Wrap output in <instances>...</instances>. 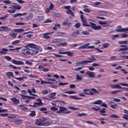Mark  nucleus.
<instances>
[{
    "instance_id": "22",
    "label": "nucleus",
    "mask_w": 128,
    "mask_h": 128,
    "mask_svg": "<svg viewBox=\"0 0 128 128\" xmlns=\"http://www.w3.org/2000/svg\"><path fill=\"white\" fill-rule=\"evenodd\" d=\"M82 22L83 24V26H88V27L90 26L88 25V22H86V20L82 19Z\"/></svg>"
},
{
    "instance_id": "60",
    "label": "nucleus",
    "mask_w": 128,
    "mask_h": 128,
    "mask_svg": "<svg viewBox=\"0 0 128 128\" xmlns=\"http://www.w3.org/2000/svg\"><path fill=\"white\" fill-rule=\"evenodd\" d=\"M28 94H30V96H36V94H32V91H31V90H28Z\"/></svg>"
},
{
    "instance_id": "50",
    "label": "nucleus",
    "mask_w": 128,
    "mask_h": 128,
    "mask_svg": "<svg viewBox=\"0 0 128 128\" xmlns=\"http://www.w3.org/2000/svg\"><path fill=\"white\" fill-rule=\"evenodd\" d=\"M98 24H100L101 26H104V25L108 24V22H102V21H99L98 22Z\"/></svg>"
},
{
    "instance_id": "8",
    "label": "nucleus",
    "mask_w": 128,
    "mask_h": 128,
    "mask_svg": "<svg viewBox=\"0 0 128 128\" xmlns=\"http://www.w3.org/2000/svg\"><path fill=\"white\" fill-rule=\"evenodd\" d=\"M12 63L14 64H17L18 66H24V62L18 61L16 60H12Z\"/></svg>"
},
{
    "instance_id": "33",
    "label": "nucleus",
    "mask_w": 128,
    "mask_h": 128,
    "mask_svg": "<svg viewBox=\"0 0 128 128\" xmlns=\"http://www.w3.org/2000/svg\"><path fill=\"white\" fill-rule=\"evenodd\" d=\"M78 34H80V32L78 31H75L72 34V36H77Z\"/></svg>"
},
{
    "instance_id": "56",
    "label": "nucleus",
    "mask_w": 128,
    "mask_h": 128,
    "mask_svg": "<svg viewBox=\"0 0 128 128\" xmlns=\"http://www.w3.org/2000/svg\"><path fill=\"white\" fill-rule=\"evenodd\" d=\"M50 110L52 112H56V110H58V108L52 106L50 108Z\"/></svg>"
},
{
    "instance_id": "58",
    "label": "nucleus",
    "mask_w": 128,
    "mask_h": 128,
    "mask_svg": "<svg viewBox=\"0 0 128 128\" xmlns=\"http://www.w3.org/2000/svg\"><path fill=\"white\" fill-rule=\"evenodd\" d=\"M42 94H48V90H44L42 92Z\"/></svg>"
},
{
    "instance_id": "30",
    "label": "nucleus",
    "mask_w": 128,
    "mask_h": 128,
    "mask_svg": "<svg viewBox=\"0 0 128 128\" xmlns=\"http://www.w3.org/2000/svg\"><path fill=\"white\" fill-rule=\"evenodd\" d=\"M28 47L30 50H32V48H36V45L32 44H28Z\"/></svg>"
},
{
    "instance_id": "61",
    "label": "nucleus",
    "mask_w": 128,
    "mask_h": 128,
    "mask_svg": "<svg viewBox=\"0 0 128 128\" xmlns=\"http://www.w3.org/2000/svg\"><path fill=\"white\" fill-rule=\"evenodd\" d=\"M49 9L50 10H54V4L52 3H50V5L49 6Z\"/></svg>"
},
{
    "instance_id": "12",
    "label": "nucleus",
    "mask_w": 128,
    "mask_h": 128,
    "mask_svg": "<svg viewBox=\"0 0 128 128\" xmlns=\"http://www.w3.org/2000/svg\"><path fill=\"white\" fill-rule=\"evenodd\" d=\"M92 6L94 8H102V2H96L92 4Z\"/></svg>"
},
{
    "instance_id": "6",
    "label": "nucleus",
    "mask_w": 128,
    "mask_h": 128,
    "mask_svg": "<svg viewBox=\"0 0 128 128\" xmlns=\"http://www.w3.org/2000/svg\"><path fill=\"white\" fill-rule=\"evenodd\" d=\"M94 94H98V91L94 88L89 90V92H86V94H88V96Z\"/></svg>"
},
{
    "instance_id": "13",
    "label": "nucleus",
    "mask_w": 128,
    "mask_h": 128,
    "mask_svg": "<svg viewBox=\"0 0 128 128\" xmlns=\"http://www.w3.org/2000/svg\"><path fill=\"white\" fill-rule=\"evenodd\" d=\"M50 32L45 33L42 34V38H44V40H50V36H48L50 34Z\"/></svg>"
},
{
    "instance_id": "17",
    "label": "nucleus",
    "mask_w": 128,
    "mask_h": 128,
    "mask_svg": "<svg viewBox=\"0 0 128 128\" xmlns=\"http://www.w3.org/2000/svg\"><path fill=\"white\" fill-rule=\"evenodd\" d=\"M10 100L12 101L13 104H18L20 102V100L16 99V98H12Z\"/></svg>"
},
{
    "instance_id": "25",
    "label": "nucleus",
    "mask_w": 128,
    "mask_h": 128,
    "mask_svg": "<svg viewBox=\"0 0 128 128\" xmlns=\"http://www.w3.org/2000/svg\"><path fill=\"white\" fill-rule=\"evenodd\" d=\"M93 104H102V100H97L94 102H92Z\"/></svg>"
},
{
    "instance_id": "10",
    "label": "nucleus",
    "mask_w": 128,
    "mask_h": 128,
    "mask_svg": "<svg viewBox=\"0 0 128 128\" xmlns=\"http://www.w3.org/2000/svg\"><path fill=\"white\" fill-rule=\"evenodd\" d=\"M0 28H2V32H10L12 30V28L6 26H2Z\"/></svg>"
},
{
    "instance_id": "53",
    "label": "nucleus",
    "mask_w": 128,
    "mask_h": 128,
    "mask_svg": "<svg viewBox=\"0 0 128 128\" xmlns=\"http://www.w3.org/2000/svg\"><path fill=\"white\" fill-rule=\"evenodd\" d=\"M8 16V15H6V16H2V17H0V20H6V18Z\"/></svg>"
},
{
    "instance_id": "14",
    "label": "nucleus",
    "mask_w": 128,
    "mask_h": 128,
    "mask_svg": "<svg viewBox=\"0 0 128 128\" xmlns=\"http://www.w3.org/2000/svg\"><path fill=\"white\" fill-rule=\"evenodd\" d=\"M97 14L99 16H106V14H108L104 10L98 11L97 12Z\"/></svg>"
},
{
    "instance_id": "23",
    "label": "nucleus",
    "mask_w": 128,
    "mask_h": 128,
    "mask_svg": "<svg viewBox=\"0 0 128 128\" xmlns=\"http://www.w3.org/2000/svg\"><path fill=\"white\" fill-rule=\"evenodd\" d=\"M58 28H60V24H55L54 26L52 28V30H58Z\"/></svg>"
},
{
    "instance_id": "38",
    "label": "nucleus",
    "mask_w": 128,
    "mask_h": 128,
    "mask_svg": "<svg viewBox=\"0 0 128 128\" xmlns=\"http://www.w3.org/2000/svg\"><path fill=\"white\" fill-rule=\"evenodd\" d=\"M82 34H84V36H88L90 35V32L88 31H82L81 32Z\"/></svg>"
},
{
    "instance_id": "51",
    "label": "nucleus",
    "mask_w": 128,
    "mask_h": 128,
    "mask_svg": "<svg viewBox=\"0 0 128 128\" xmlns=\"http://www.w3.org/2000/svg\"><path fill=\"white\" fill-rule=\"evenodd\" d=\"M44 24H48V22H52V21L50 19H46L44 22Z\"/></svg>"
},
{
    "instance_id": "36",
    "label": "nucleus",
    "mask_w": 128,
    "mask_h": 128,
    "mask_svg": "<svg viewBox=\"0 0 128 128\" xmlns=\"http://www.w3.org/2000/svg\"><path fill=\"white\" fill-rule=\"evenodd\" d=\"M18 16H22V13H18L15 14H13V18H18Z\"/></svg>"
},
{
    "instance_id": "47",
    "label": "nucleus",
    "mask_w": 128,
    "mask_h": 128,
    "mask_svg": "<svg viewBox=\"0 0 128 128\" xmlns=\"http://www.w3.org/2000/svg\"><path fill=\"white\" fill-rule=\"evenodd\" d=\"M122 38H128V34H126V33H124L121 35Z\"/></svg>"
},
{
    "instance_id": "32",
    "label": "nucleus",
    "mask_w": 128,
    "mask_h": 128,
    "mask_svg": "<svg viewBox=\"0 0 128 128\" xmlns=\"http://www.w3.org/2000/svg\"><path fill=\"white\" fill-rule=\"evenodd\" d=\"M20 42V40H16L14 42H12V46L18 44Z\"/></svg>"
},
{
    "instance_id": "4",
    "label": "nucleus",
    "mask_w": 128,
    "mask_h": 128,
    "mask_svg": "<svg viewBox=\"0 0 128 128\" xmlns=\"http://www.w3.org/2000/svg\"><path fill=\"white\" fill-rule=\"evenodd\" d=\"M21 54L24 56H30V48L28 47L23 48L21 50Z\"/></svg>"
},
{
    "instance_id": "2",
    "label": "nucleus",
    "mask_w": 128,
    "mask_h": 128,
    "mask_svg": "<svg viewBox=\"0 0 128 128\" xmlns=\"http://www.w3.org/2000/svg\"><path fill=\"white\" fill-rule=\"evenodd\" d=\"M22 48H10L9 50L6 48H2L1 50H0V54H8V52H12V50H20Z\"/></svg>"
},
{
    "instance_id": "5",
    "label": "nucleus",
    "mask_w": 128,
    "mask_h": 128,
    "mask_svg": "<svg viewBox=\"0 0 128 128\" xmlns=\"http://www.w3.org/2000/svg\"><path fill=\"white\" fill-rule=\"evenodd\" d=\"M92 28H93L94 30H102V26L96 25L94 23H90Z\"/></svg>"
},
{
    "instance_id": "62",
    "label": "nucleus",
    "mask_w": 128,
    "mask_h": 128,
    "mask_svg": "<svg viewBox=\"0 0 128 128\" xmlns=\"http://www.w3.org/2000/svg\"><path fill=\"white\" fill-rule=\"evenodd\" d=\"M121 58H124V60H128V56H121Z\"/></svg>"
},
{
    "instance_id": "28",
    "label": "nucleus",
    "mask_w": 128,
    "mask_h": 128,
    "mask_svg": "<svg viewBox=\"0 0 128 128\" xmlns=\"http://www.w3.org/2000/svg\"><path fill=\"white\" fill-rule=\"evenodd\" d=\"M66 14H70L72 16H74V12H72L70 10H67Z\"/></svg>"
},
{
    "instance_id": "11",
    "label": "nucleus",
    "mask_w": 128,
    "mask_h": 128,
    "mask_svg": "<svg viewBox=\"0 0 128 128\" xmlns=\"http://www.w3.org/2000/svg\"><path fill=\"white\" fill-rule=\"evenodd\" d=\"M6 74L8 78H14V72H6Z\"/></svg>"
},
{
    "instance_id": "48",
    "label": "nucleus",
    "mask_w": 128,
    "mask_h": 128,
    "mask_svg": "<svg viewBox=\"0 0 128 128\" xmlns=\"http://www.w3.org/2000/svg\"><path fill=\"white\" fill-rule=\"evenodd\" d=\"M100 114H106V108H103L102 110L100 109Z\"/></svg>"
},
{
    "instance_id": "9",
    "label": "nucleus",
    "mask_w": 128,
    "mask_h": 128,
    "mask_svg": "<svg viewBox=\"0 0 128 128\" xmlns=\"http://www.w3.org/2000/svg\"><path fill=\"white\" fill-rule=\"evenodd\" d=\"M86 74H87L88 78H96V72H86Z\"/></svg>"
},
{
    "instance_id": "29",
    "label": "nucleus",
    "mask_w": 128,
    "mask_h": 128,
    "mask_svg": "<svg viewBox=\"0 0 128 128\" xmlns=\"http://www.w3.org/2000/svg\"><path fill=\"white\" fill-rule=\"evenodd\" d=\"M14 32H24V30L23 28L14 29Z\"/></svg>"
},
{
    "instance_id": "20",
    "label": "nucleus",
    "mask_w": 128,
    "mask_h": 128,
    "mask_svg": "<svg viewBox=\"0 0 128 128\" xmlns=\"http://www.w3.org/2000/svg\"><path fill=\"white\" fill-rule=\"evenodd\" d=\"M42 104L38 102H34L33 105H30V106H32V108H37V106H40Z\"/></svg>"
},
{
    "instance_id": "52",
    "label": "nucleus",
    "mask_w": 128,
    "mask_h": 128,
    "mask_svg": "<svg viewBox=\"0 0 128 128\" xmlns=\"http://www.w3.org/2000/svg\"><path fill=\"white\" fill-rule=\"evenodd\" d=\"M80 22H78L74 25V28H80Z\"/></svg>"
},
{
    "instance_id": "55",
    "label": "nucleus",
    "mask_w": 128,
    "mask_h": 128,
    "mask_svg": "<svg viewBox=\"0 0 128 128\" xmlns=\"http://www.w3.org/2000/svg\"><path fill=\"white\" fill-rule=\"evenodd\" d=\"M84 11L85 12H92V10L90 9V8H85Z\"/></svg>"
},
{
    "instance_id": "31",
    "label": "nucleus",
    "mask_w": 128,
    "mask_h": 128,
    "mask_svg": "<svg viewBox=\"0 0 128 128\" xmlns=\"http://www.w3.org/2000/svg\"><path fill=\"white\" fill-rule=\"evenodd\" d=\"M47 110L48 109L46 108H42L40 109V112H44V114H48V112H46Z\"/></svg>"
},
{
    "instance_id": "41",
    "label": "nucleus",
    "mask_w": 128,
    "mask_h": 128,
    "mask_svg": "<svg viewBox=\"0 0 128 128\" xmlns=\"http://www.w3.org/2000/svg\"><path fill=\"white\" fill-rule=\"evenodd\" d=\"M102 46L104 47L102 48H108V46H110V44L109 43H105V44H102Z\"/></svg>"
},
{
    "instance_id": "59",
    "label": "nucleus",
    "mask_w": 128,
    "mask_h": 128,
    "mask_svg": "<svg viewBox=\"0 0 128 128\" xmlns=\"http://www.w3.org/2000/svg\"><path fill=\"white\" fill-rule=\"evenodd\" d=\"M76 80H82V77L81 76H80L78 75H76Z\"/></svg>"
},
{
    "instance_id": "27",
    "label": "nucleus",
    "mask_w": 128,
    "mask_h": 128,
    "mask_svg": "<svg viewBox=\"0 0 128 128\" xmlns=\"http://www.w3.org/2000/svg\"><path fill=\"white\" fill-rule=\"evenodd\" d=\"M15 124H22V120H16L14 122Z\"/></svg>"
},
{
    "instance_id": "40",
    "label": "nucleus",
    "mask_w": 128,
    "mask_h": 128,
    "mask_svg": "<svg viewBox=\"0 0 128 128\" xmlns=\"http://www.w3.org/2000/svg\"><path fill=\"white\" fill-rule=\"evenodd\" d=\"M60 110L58 112V114H60L62 112H64V107H60Z\"/></svg>"
},
{
    "instance_id": "42",
    "label": "nucleus",
    "mask_w": 128,
    "mask_h": 128,
    "mask_svg": "<svg viewBox=\"0 0 128 128\" xmlns=\"http://www.w3.org/2000/svg\"><path fill=\"white\" fill-rule=\"evenodd\" d=\"M20 108H21L22 110H28L26 107L24 106V104L20 105Z\"/></svg>"
},
{
    "instance_id": "37",
    "label": "nucleus",
    "mask_w": 128,
    "mask_h": 128,
    "mask_svg": "<svg viewBox=\"0 0 128 128\" xmlns=\"http://www.w3.org/2000/svg\"><path fill=\"white\" fill-rule=\"evenodd\" d=\"M68 108H69V110H80V108H75V107H74V106H69Z\"/></svg>"
},
{
    "instance_id": "44",
    "label": "nucleus",
    "mask_w": 128,
    "mask_h": 128,
    "mask_svg": "<svg viewBox=\"0 0 128 128\" xmlns=\"http://www.w3.org/2000/svg\"><path fill=\"white\" fill-rule=\"evenodd\" d=\"M70 98H74V100H82V98H78L76 96H70Z\"/></svg>"
},
{
    "instance_id": "43",
    "label": "nucleus",
    "mask_w": 128,
    "mask_h": 128,
    "mask_svg": "<svg viewBox=\"0 0 128 128\" xmlns=\"http://www.w3.org/2000/svg\"><path fill=\"white\" fill-rule=\"evenodd\" d=\"M122 90H114L111 92L112 94H116L118 92H121Z\"/></svg>"
},
{
    "instance_id": "7",
    "label": "nucleus",
    "mask_w": 128,
    "mask_h": 128,
    "mask_svg": "<svg viewBox=\"0 0 128 128\" xmlns=\"http://www.w3.org/2000/svg\"><path fill=\"white\" fill-rule=\"evenodd\" d=\"M36 54H38V49L36 48H30V55Z\"/></svg>"
},
{
    "instance_id": "19",
    "label": "nucleus",
    "mask_w": 128,
    "mask_h": 128,
    "mask_svg": "<svg viewBox=\"0 0 128 128\" xmlns=\"http://www.w3.org/2000/svg\"><path fill=\"white\" fill-rule=\"evenodd\" d=\"M112 88H122V86H120V85L118 84L116 85H110Z\"/></svg>"
},
{
    "instance_id": "3",
    "label": "nucleus",
    "mask_w": 128,
    "mask_h": 128,
    "mask_svg": "<svg viewBox=\"0 0 128 128\" xmlns=\"http://www.w3.org/2000/svg\"><path fill=\"white\" fill-rule=\"evenodd\" d=\"M88 60H89L82 61V66L86 65L88 64H90L92 62H93L94 60H96V59L94 56H92L90 58H88Z\"/></svg>"
},
{
    "instance_id": "35",
    "label": "nucleus",
    "mask_w": 128,
    "mask_h": 128,
    "mask_svg": "<svg viewBox=\"0 0 128 128\" xmlns=\"http://www.w3.org/2000/svg\"><path fill=\"white\" fill-rule=\"evenodd\" d=\"M119 44H128V40H124V41H120L118 42Z\"/></svg>"
},
{
    "instance_id": "64",
    "label": "nucleus",
    "mask_w": 128,
    "mask_h": 128,
    "mask_svg": "<svg viewBox=\"0 0 128 128\" xmlns=\"http://www.w3.org/2000/svg\"><path fill=\"white\" fill-rule=\"evenodd\" d=\"M128 47H125L124 48H121L119 50H128Z\"/></svg>"
},
{
    "instance_id": "15",
    "label": "nucleus",
    "mask_w": 128,
    "mask_h": 128,
    "mask_svg": "<svg viewBox=\"0 0 128 128\" xmlns=\"http://www.w3.org/2000/svg\"><path fill=\"white\" fill-rule=\"evenodd\" d=\"M90 44L88 43L86 44H84L80 47L78 48V50H83L84 48H88V46H90Z\"/></svg>"
},
{
    "instance_id": "39",
    "label": "nucleus",
    "mask_w": 128,
    "mask_h": 128,
    "mask_svg": "<svg viewBox=\"0 0 128 128\" xmlns=\"http://www.w3.org/2000/svg\"><path fill=\"white\" fill-rule=\"evenodd\" d=\"M65 93L66 94H76V92L74 91V90L68 91V92H65Z\"/></svg>"
},
{
    "instance_id": "46",
    "label": "nucleus",
    "mask_w": 128,
    "mask_h": 128,
    "mask_svg": "<svg viewBox=\"0 0 128 128\" xmlns=\"http://www.w3.org/2000/svg\"><path fill=\"white\" fill-rule=\"evenodd\" d=\"M36 112L35 111H32L30 114V116H36Z\"/></svg>"
},
{
    "instance_id": "26",
    "label": "nucleus",
    "mask_w": 128,
    "mask_h": 128,
    "mask_svg": "<svg viewBox=\"0 0 128 128\" xmlns=\"http://www.w3.org/2000/svg\"><path fill=\"white\" fill-rule=\"evenodd\" d=\"M64 54H67L69 56H74V52H64Z\"/></svg>"
},
{
    "instance_id": "21",
    "label": "nucleus",
    "mask_w": 128,
    "mask_h": 128,
    "mask_svg": "<svg viewBox=\"0 0 128 128\" xmlns=\"http://www.w3.org/2000/svg\"><path fill=\"white\" fill-rule=\"evenodd\" d=\"M56 95V92H52L49 95V98L51 100H54V97Z\"/></svg>"
},
{
    "instance_id": "45",
    "label": "nucleus",
    "mask_w": 128,
    "mask_h": 128,
    "mask_svg": "<svg viewBox=\"0 0 128 128\" xmlns=\"http://www.w3.org/2000/svg\"><path fill=\"white\" fill-rule=\"evenodd\" d=\"M110 118H120V116H116V114H113L110 116Z\"/></svg>"
},
{
    "instance_id": "54",
    "label": "nucleus",
    "mask_w": 128,
    "mask_h": 128,
    "mask_svg": "<svg viewBox=\"0 0 128 128\" xmlns=\"http://www.w3.org/2000/svg\"><path fill=\"white\" fill-rule=\"evenodd\" d=\"M116 38H120V35L116 34V35L113 36L112 38V40H116Z\"/></svg>"
},
{
    "instance_id": "1",
    "label": "nucleus",
    "mask_w": 128,
    "mask_h": 128,
    "mask_svg": "<svg viewBox=\"0 0 128 128\" xmlns=\"http://www.w3.org/2000/svg\"><path fill=\"white\" fill-rule=\"evenodd\" d=\"M47 120L48 119L46 118H41L36 120L35 124L36 126H48L52 124V123L50 122H46Z\"/></svg>"
},
{
    "instance_id": "16",
    "label": "nucleus",
    "mask_w": 128,
    "mask_h": 128,
    "mask_svg": "<svg viewBox=\"0 0 128 128\" xmlns=\"http://www.w3.org/2000/svg\"><path fill=\"white\" fill-rule=\"evenodd\" d=\"M116 32H128V28H121V29H116Z\"/></svg>"
},
{
    "instance_id": "18",
    "label": "nucleus",
    "mask_w": 128,
    "mask_h": 128,
    "mask_svg": "<svg viewBox=\"0 0 128 128\" xmlns=\"http://www.w3.org/2000/svg\"><path fill=\"white\" fill-rule=\"evenodd\" d=\"M32 18H34V14H32V13L30 14L25 18L26 20H32Z\"/></svg>"
},
{
    "instance_id": "24",
    "label": "nucleus",
    "mask_w": 128,
    "mask_h": 128,
    "mask_svg": "<svg viewBox=\"0 0 128 128\" xmlns=\"http://www.w3.org/2000/svg\"><path fill=\"white\" fill-rule=\"evenodd\" d=\"M12 8H14V10H22V6H18L13 5Z\"/></svg>"
},
{
    "instance_id": "57",
    "label": "nucleus",
    "mask_w": 128,
    "mask_h": 128,
    "mask_svg": "<svg viewBox=\"0 0 128 128\" xmlns=\"http://www.w3.org/2000/svg\"><path fill=\"white\" fill-rule=\"evenodd\" d=\"M4 58H6L7 60H12V58L10 56H4Z\"/></svg>"
},
{
    "instance_id": "63",
    "label": "nucleus",
    "mask_w": 128,
    "mask_h": 128,
    "mask_svg": "<svg viewBox=\"0 0 128 128\" xmlns=\"http://www.w3.org/2000/svg\"><path fill=\"white\" fill-rule=\"evenodd\" d=\"M120 85L122 86H128V84L126 83H120Z\"/></svg>"
},
{
    "instance_id": "34",
    "label": "nucleus",
    "mask_w": 128,
    "mask_h": 128,
    "mask_svg": "<svg viewBox=\"0 0 128 128\" xmlns=\"http://www.w3.org/2000/svg\"><path fill=\"white\" fill-rule=\"evenodd\" d=\"M92 110H96V112H98V110H100V108L97 106L96 107L92 108Z\"/></svg>"
},
{
    "instance_id": "49",
    "label": "nucleus",
    "mask_w": 128,
    "mask_h": 128,
    "mask_svg": "<svg viewBox=\"0 0 128 128\" xmlns=\"http://www.w3.org/2000/svg\"><path fill=\"white\" fill-rule=\"evenodd\" d=\"M83 68H84V66H82V67H78V68H76L75 70L76 72H78V70H82Z\"/></svg>"
}]
</instances>
